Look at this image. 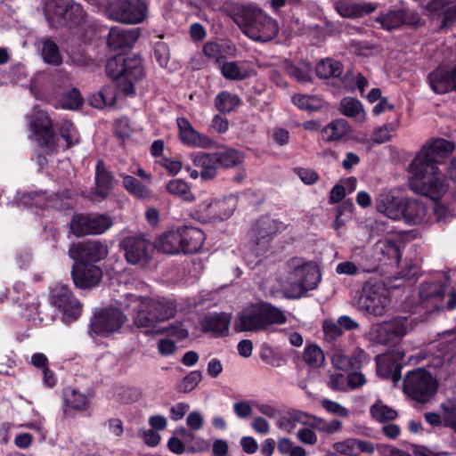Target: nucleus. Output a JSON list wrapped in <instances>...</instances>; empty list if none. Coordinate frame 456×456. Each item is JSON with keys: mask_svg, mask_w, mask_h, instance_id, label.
<instances>
[{"mask_svg": "<svg viewBox=\"0 0 456 456\" xmlns=\"http://www.w3.org/2000/svg\"><path fill=\"white\" fill-rule=\"evenodd\" d=\"M117 399L122 403H132L141 398V391L135 387H123L117 391Z\"/></svg>", "mask_w": 456, "mask_h": 456, "instance_id": "obj_54", "label": "nucleus"}, {"mask_svg": "<svg viewBox=\"0 0 456 456\" xmlns=\"http://www.w3.org/2000/svg\"><path fill=\"white\" fill-rule=\"evenodd\" d=\"M303 359L310 368L317 369L324 363L325 356L321 347L313 344L305 348Z\"/></svg>", "mask_w": 456, "mask_h": 456, "instance_id": "obj_46", "label": "nucleus"}, {"mask_svg": "<svg viewBox=\"0 0 456 456\" xmlns=\"http://www.w3.org/2000/svg\"><path fill=\"white\" fill-rule=\"evenodd\" d=\"M71 276L77 288L90 289L100 282L102 272L100 267L93 264L75 261Z\"/></svg>", "mask_w": 456, "mask_h": 456, "instance_id": "obj_18", "label": "nucleus"}, {"mask_svg": "<svg viewBox=\"0 0 456 456\" xmlns=\"http://www.w3.org/2000/svg\"><path fill=\"white\" fill-rule=\"evenodd\" d=\"M274 233V226L272 220L266 218L258 221L254 229L255 242L253 249L256 257L264 255L267 249L269 243L272 240V235Z\"/></svg>", "mask_w": 456, "mask_h": 456, "instance_id": "obj_26", "label": "nucleus"}, {"mask_svg": "<svg viewBox=\"0 0 456 456\" xmlns=\"http://www.w3.org/2000/svg\"><path fill=\"white\" fill-rule=\"evenodd\" d=\"M156 248L163 253L170 255L182 252L179 229L162 234L157 241Z\"/></svg>", "mask_w": 456, "mask_h": 456, "instance_id": "obj_33", "label": "nucleus"}, {"mask_svg": "<svg viewBox=\"0 0 456 456\" xmlns=\"http://www.w3.org/2000/svg\"><path fill=\"white\" fill-rule=\"evenodd\" d=\"M234 21L245 36L256 42L270 41L278 33L276 20L253 4L242 6Z\"/></svg>", "mask_w": 456, "mask_h": 456, "instance_id": "obj_5", "label": "nucleus"}, {"mask_svg": "<svg viewBox=\"0 0 456 456\" xmlns=\"http://www.w3.org/2000/svg\"><path fill=\"white\" fill-rule=\"evenodd\" d=\"M339 110L342 115L354 118L362 123L366 119V112L361 102L353 97H345L340 101Z\"/></svg>", "mask_w": 456, "mask_h": 456, "instance_id": "obj_34", "label": "nucleus"}, {"mask_svg": "<svg viewBox=\"0 0 456 456\" xmlns=\"http://www.w3.org/2000/svg\"><path fill=\"white\" fill-rule=\"evenodd\" d=\"M321 405L329 413L341 417V418H346L349 416V413H350L348 409L342 406L340 403H338L335 401H331L330 399H322L321 401Z\"/></svg>", "mask_w": 456, "mask_h": 456, "instance_id": "obj_59", "label": "nucleus"}, {"mask_svg": "<svg viewBox=\"0 0 456 456\" xmlns=\"http://www.w3.org/2000/svg\"><path fill=\"white\" fill-rule=\"evenodd\" d=\"M448 286V276L444 273H437L420 285L419 294L423 300L442 299Z\"/></svg>", "mask_w": 456, "mask_h": 456, "instance_id": "obj_23", "label": "nucleus"}, {"mask_svg": "<svg viewBox=\"0 0 456 456\" xmlns=\"http://www.w3.org/2000/svg\"><path fill=\"white\" fill-rule=\"evenodd\" d=\"M125 257L131 265L144 266L154 252L153 244L141 235L126 236L119 242Z\"/></svg>", "mask_w": 456, "mask_h": 456, "instance_id": "obj_10", "label": "nucleus"}, {"mask_svg": "<svg viewBox=\"0 0 456 456\" xmlns=\"http://www.w3.org/2000/svg\"><path fill=\"white\" fill-rule=\"evenodd\" d=\"M43 60L48 64L59 66L62 62L58 45L52 40L43 42L42 52Z\"/></svg>", "mask_w": 456, "mask_h": 456, "instance_id": "obj_47", "label": "nucleus"}, {"mask_svg": "<svg viewBox=\"0 0 456 456\" xmlns=\"http://www.w3.org/2000/svg\"><path fill=\"white\" fill-rule=\"evenodd\" d=\"M120 70L121 80L126 81L119 85L120 90L126 95H132L134 93V84L144 77L142 59L136 54L122 57Z\"/></svg>", "mask_w": 456, "mask_h": 456, "instance_id": "obj_16", "label": "nucleus"}, {"mask_svg": "<svg viewBox=\"0 0 456 456\" xmlns=\"http://www.w3.org/2000/svg\"><path fill=\"white\" fill-rule=\"evenodd\" d=\"M293 103L302 110L315 111L324 107L325 102L317 95L295 94Z\"/></svg>", "mask_w": 456, "mask_h": 456, "instance_id": "obj_42", "label": "nucleus"}, {"mask_svg": "<svg viewBox=\"0 0 456 456\" xmlns=\"http://www.w3.org/2000/svg\"><path fill=\"white\" fill-rule=\"evenodd\" d=\"M440 198L436 200L432 199L435 201L434 206L432 208L434 215V219L432 218V220L433 222L436 221L446 223L451 218V215L447 208L437 201Z\"/></svg>", "mask_w": 456, "mask_h": 456, "instance_id": "obj_64", "label": "nucleus"}, {"mask_svg": "<svg viewBox=\"0 0 456 456\" xmlns=\"http://www.w3.org/2000/svg\"><path fill=\"white\" fill-rule=\"evenodd\" d=\"M231 317L224 313L215 314L204 320L203 328L205 330L213 332L215 336L224 335L229 329Z\"/></svg>", "mask_w": 456, "mask_h": 456, "instance_id": "obj_35", "label": "nucleus"}, {"mask_svg": "<svg viewBox=\"0 0 456 456\" xmlns=\"http://www.w3.org/2000/svg\"><path fill=\"white\" fill-rule=\"evenodd\" d=\"M285 267L289 297L297 298L304 296L305 292L316 289L322 280L320 268L313 260L295 256L286 262Z\"/></svg>", "mask_w": 456, "mask_h": 456, "instance_id": "obj_3", "label": "nucleus"}, {"mask_svg": "<svg viewBox=\"0 0 456 456\" xmlns=\"http://www.w3.org/2000/svg\"><path fill=\"white\" fill-rule=\"evenodd\" d=\"M373 419L379 422L393 420L397 417V412L393 408L378 400L370 409Z\"/></svg>", "mask_w": 456, "mask_h": 456, "instance_id": "obj_48", "label": "nucleus"}, {"mask_svg": "<svg viewBox=\"0 0 456 456\" xmlns=\"http://www.w3.org/2000/svg\"><path fill=\"white\" fill-rule=\"evenodd\" d=\"M241 103L240 98L228 91L219 93L215 99L216 108L222 113H229Z\"/></svg>", "mask_w": 456, "mask_h": 456, "instance_id": "obj_41", "label": "nucleus"}, {"mask_svg": "<svg viewBox=\"0 0 456 456\" xmlns=\"http://www.w3.org/2000/svg\"><path fill=\"white\" fill-rule=\"evenodd\" d=\"M444 416V426L456 434V397L447 398L440 405Z\"/></svg>", "mask_w": 456, "mask_h": 456, "instance_id": "obj_44", "label": "nucleus"}, {"mask_svg": "<svg viewBox=\"0 0 456 456\" xmlns=\"http://www.w3.org/2000/svg\"><path fill=\"white\" fill-rule=\"evenodd\" d=\"M455 150L452 141L436 138L425 144L413 159L410 180L411 189L430 199H438L447 191V184L438 166Z\"/></svg>", "mask_w": 456, "mask_h": 456, "instance_id": "obj_1", "label": "nucleus"}, {"mask_svg": "<svg viewBox=\"0 0 456 456\" xmlns=\"http://www.w3.org/2000/svg\"><path fill=\"white\" fill-rule=\"evenodd\" d=\"M126 321V316L118 308H106L96 314L91 321V331L107 337L118 331Z\"/></svg>", "mask_w": 456, "mask_h": 456, "instance_id": "obj_13", "label": "nucleus"}, {"mask_svg": "<svg viewBox=\"0 0 456 456\" xmlns=\"http://www.w3.org/2000/svg\"><path fill=\"white\" fill-rule=\"evenodd\" d=\"M408 322L405 317H397L389 322L372 325L370 338L381 345L395 343L407 333Z\"/></svg>", "mask_w": 456, "mask_h": 456, "instance_id": "obj_14", "label": "nucleus"}, {"mask_svg": "<svg viewBox=\"0 0 456 456\" xmlns=\"http://www.w3.org/2000/svg\"><path fill=\"white\" fill-rule=\"evenodd\" d=\"M122 65V56L115 57L108 61L106 64V72L108 76L113 79H120L122 77V71L120 70Z\"/></svg>", "mask_w": 456, "mask_h": 456, "instance_id": "obj_63", "label": "nucleus"}, {"mask_svg": "<svg viewBox=\"0 0 456 456\" xmlns=\"http://www.w3.org/2000/svg\"><path fill=\"white\" fill-rule=\"evenodd\" d=\"M50 303L62 313L65 322L77 320L82 311V305L66 285L57 284L51 289Z\"/></svg>", "mask_w": 456, "mask_h": 456, "instance_id": "obj_11", "label": "nucleus"}, {"mask_svg": "<svg viewBox=\"0 0 456 456\" xmlns=\"http://www.w3.org/2000/svg\"><path fill=\"white\" fill-rule=\"evenodd\" d=\"M112 189V175L106 169L102 160L99 159L96 164L95 187L90 194L92 200L100 201L108 197Z\"/></svg>", "mask_w": 456, "mask_h": 456, "instance_id": "obj_25", "label": "nucleus"}, {"mask_svg": "<svg viewBox=\"0 0 456 456\" xmlns=\"http://www.w3.org/2000/svg\"><path fill=\"white\" fill-rule=\"evenodd\" d=\"M428 82L436 94H445L453 90V78L451 74V70H448L443 67L436 69L434 71L428 74Z\"/></svg>", "mask_w": 456, "mask_h": 456, "instance_id": "obj_28", "label": "nucleus"}, {"mask_svg": "<svg viewBox=\"0 0 456 456\" xmlns=\"http://www.w3.org/2000/svg\"><path fill=\"white\" fill-rule=\"evenodd\" d=\"M181 236L182 252L194 254L200 250L206 240L204 232L196 227L184 226L179 228Z\"/></svg>", "mask_w": 456, "mask_h": 456, "instance_id": "obj_27", "label": "nucleus"}, {"mask_svg": "<svg viewBox=\"0 0 456 456\" xmlns=\"http://www.w3.org/2000/svg\"><path fill=\"white\" fill-rule=\"evenodd\" d=\"M138 38L137 28H123L115 26L110 29L107 44L113 50H121L132 46Z\"/></svg>", "mask_w": 456, "mask_h": 456, "instance_id": "obj_24", "label": "nucleus"}, {"mask_svg": "<svg viewBox=\"0 0 456 456\" xmlns=\"http://www.w3.org/2000/svg\"><path fill=\"white\" fill-rule=\"evenodd\" d=\"M202 379V373L200 370L191 371L183 378L178 387V390L183 393L192 391Z\"/></svg>", "mask_w": 456, "mask_h": 456, "instance_id": "obj_53", "label": "nucleus"}, {"mask_svg": "<svg viewBox=\"0 0 456 456\" xmlns=\"http://www.w3.org/2000/svg\"><path fill=\"white\" fill-rule=\"evenodd\" d=\"M222 76L232 81H240L254 74L253 69L248 67L246 61H226L220 67Z\"/></svg>", "mask_w": 456, "mask_h": 456, "instance_id": "obj_29", "label": "nucleus"}, {"mask_svg": "<svg viewBox=\"0 0 456 456\" xmlns=\"http://www.w3.org/2000/svg\"><path fill=\"white\" fill-rule=\"evenodd\" d=\"M176 123L179 139L183 144L201 149H208L213 145L212 139L208 135L198 132L187 118H178Z\"/></svg>", "mask_w": 456, "mask_h": 456, "instance_id": "obj_19", "label": "nucleus"}, {"mask_svg": "<svg viewBox=\"0 0 456 456\" xmlns=\"http://www.w3.org/2000/svg\"><path fill=\"white\" fill-rule=\"evenodd\" d=\"M119 304L125 308H131L134 325L138 329H144L146 334L167 332L180 339L188 337V331L182 324L170 325L166 329L159 328V323L175 316L177 304L174 299L165 297H150L126 294L125 299Z\"/></svg>", "mask_w": 456, "mask_h": 456, "instance_id": "obj_2", "label": "nucleus"}, {"mask_svg": "<svg viewBox=\"0 0 456 456\" xmlns=\"http://www.w3.org/2000/svg\"><path fill=\"white\" fill-rule=\"evenodd\" d=\"M286 322L287 317L281 309L269 303L259 302L242 309L237 316L234 329L237 331L258 332Z\"/></svg>", "mask_w": 456, "mask_h": 456, "instance_id": "obj_4", "label": "nucleus"}, {"mask_svg": "<svg viewBox=\"0 0 456 456\" xmlns=\"http://www.w3.org/2000/svg\"><path fill=\"white\" fill-rule=\"evenodd\" d=\"M224 45L216 42H208L203 46L204 55L212 60L219 61L223 58Z\"/></svg>", "mask_w": 456, "mask_h": 456, "instance_id": "obj_62", "label": "nucleus"}, {"mask_svg": "<svg viewBox=\"0 0 456 456\" xmlns=\"http://www.w3.org/2000/svg\"><path fill=\"white\" fill-rule=\"evenodd\" d=\"M70 193L68 191H62L61 194L57 193L46 196L45 192H28L20 196L19 200L24 207L36 206L41 208H61L63 205L61 199L69 198Z\"/></svg>", "mask_w": 456, "mask_h": 456, "instance_id": "obj_21", "label": "nucleus"}, {"mask_svg": "<svg viewBox=\"0 0 456 456\" xmlns=\"http://www.w3.org/2000/svg\"><path fill=\"white\" fill-rule=\"evenodd\" d=\"M193 165L200 168V177L204 181L212 180L216 176L217 166L211 153H198L191 156Z\"/></svg>", "mask_w": 456, "mask_h": 456, "instance_id": "obj_31", "label": "nucleus"}, {"mask_svg": "<svg viewBox=\"0 0 456 456\" xmlns=\"http://www.w3.org/2000/svg\"><path fill=\"white\" fill-rule=\"evenodd\" d=\"M72 232L76 236L91 234V222L89 216H74L70 224Z\"/></svg>", "mask_w": 456, "mask_h": 456, "instance_id": "obj_51", "label": "nucleus"}, {"mask_svg": "<svg viewBox=\"0 0 456 456\" xmlns=\"http://www.w3.org/2000/svg\"><path fill=\"white\" fill-rule=\"evenodd\" d=\"M91 234H101L109 230L112 224L113 220L106 215H91Z\"/></svg>", "mask_w": 456, "mask_h": 456, "instance_id": "obj_50", "label": "nucleus"}, {"mask_svg": "<svg viewBox=\"0 0 456 456\" xmlns=\"http://www.w3.org/2000/svg\"><path fill=\"white\" fill-rule=\"evenodd\" d=\"M315 72L322 79L338 77L343 73V65L338 61L327 58L316 64Z\"/></svg>", "mask_w": 456, "mask_h": 456, "instance_id": "obj_37", "label": "nucleus"}, {"mask_svg": "<svg viewBox=\"0 0 456 456\" xmlns=\"http://www.w3.org/2000/svg\"><path fill=\"white\" fill-rule=\"evenodd\" d=\"M59 133L65 141L67 148H69L79 142V134L77 128L69 120H62L59 125Z\"/></svg>", "mask_w": 456, "mask_h": 456, "instance_id": "obj_49", "label": "nucleus"}, {"mask_svg": "<svg viewBox=\"0 0 456 456\" xmlns=\"http://www.w3.org/2000/svg\"><path fill=\"white\" fill-rule=\"evenodd\" d=\"M390 304L389 291L381 282L367 283L360 297V307L370 314L381 316Z\"/></svg>", "mask_w": 456, "mask_h": 456, "instance_id": "obj_9", "label": "nucleus"}, {"mask_svg": "<svg viewBox=\"0 0 456 456\" xmlns=\"http://www.w3.org/2000/svg\"><path fill=\"white\" fill-rule=\"evenodd\" d=\"M350 132V125L344 118L331 121L322 129L323 139L329 142L338 141Z\"/></svg>", "mask_w": 456, "mask_h": 456, "instance_id": "obj_36", "label": "nucleus"}, {"mask_svg": "<svg viewBox=\"0 0 456 456\" xmlns=\"http://www.w3.org/2000/svg\"><path fill=\"white\" fill-rule=\"evenodd\" d=\"M375 249L382 254H387L389 258L399 262L400 251L396 244L391 240H380L375 245Z\"/></svg>", "mask_w": 456, "mask_h": 456, "instance_id": "obj_57", "label": "nucleus"}, {"mask_svg": "<svg viewBox=\"0 0 456 456\" xmlns=\"http://www.w3.org/2000/svg\"><path fill=\"white\" fill-rule=\"evenodd\" d=\"M355 438H348L333 444V449L342 455L352 456L355 452Z\"/></svg>", "mask_w": 456, "mask_h": 456, "instance_id": "obj_61", "label": "nucleus"}, {"mask_svg": "<svg viewBox=\"0 0 456 456\" xmlns=\"http://www.w3.org/2000/svg\"><path fill=\"white\" fill-rule=\"evenodd\" d=\"M403 211L402 219L406 224L417 225L433 222L427 205L420 200L405 199Z\"/></svg>", "mask_w": 456, "mask_h": 456, "instance_id": "obj_22", "label": "nucleus"}, {"mask_svg": "<svg viewBox=\"0 0 456 456\" xmlns=\"http://www.w3.org/2000/svg\"><path fill=\"white\" fill-rule=\"evenodd\" d=\"M45 14L53 28L78 25L86 17L81 4L71 0H48Z\"/></svg>", "mask_w": 456, "mask_h": 456, "instance_id": "obj_6", "label": "nucleus"}, {"mask_svg": "<svg viewBox=\"0 0 456 456\" xmlns=\"http://www.w3.org/2000/svg\"><path fill=\"white\" fill-rule=\"evenodd\" d=\"M405 199L395 196L391 191H383L375 200L376 209L392 220H401Z\"/></svg>", "mask_w": 456, "mask_h": 456, "instance_id": "obj_20", "label": "nucleus"}, {"mask_svg": "<svg viewBox=\"0 0 456 456\" xmlns=\"http://www.w3.org/2000/svg\"><path fill=\"white\" fill-rule=\"evenodd\" d=\"M82 102L83 100L79 91L73 88L63 94L61 104L65 109L76 110L81 106Z\"/></svg>", "mask_w": 456, "mask_h": 456, "instance_id": "obj_55", "label": "nucleus"}, {"mask_svg": "<svg viewBox=\"0 0 456 456\" xmlns=\"http://www.w3.org/2000/svg\"><path fill=\"white\" fill-rule=\"evenodd\" d=\"M376 20L387 30H393L405 23V12L403 10H392L379 16Z\"/></svg>", "mask_w": 456, "mask_h": 456, "instance_id": "obj_40", "label": "nucleus"}, {"mask_svg": "<svg viewBox=\"0 0 456 456\" xmlns=\"http://www.w3.org/2000/svg\"><path fill=\"white\" fill-rule=\"evenodd\" d=\"M29 126L35 141L41 147L52 150L56 146L53 123L45 111L35 108L34 113L30 116Z\"/></svg>", "mask_w": 456, "mask_h": 456, "instance_id": "obj_15", "label": "nucleus"}, {"mask_svg": "<svg viewBox=\"0 0 456 456\" xmlns=\"http://www.w3.org/2000/svg\"><path fill=\"white\" fill-rule=\"evenodd\" d=\"M322 330L324 334V339L329 342H334L338 338H339L343 331L339 327L338 322L334 321H325L322 324Z\"/></svg>", "mask_w": 456, "mask_h": 456, "instance_id": "obj_58", "label": "nucleus"}, {"mask_svg": "<svg viewBox=\"0 0 456 456\" xmlns=\"http://www.w3.org/2000/svg\"><path fill=\"white\" fill-rule=\"evenodd\" d=\"M153 56L160 67L166 68L170 59L167 45L161 41L157 42L154 45Z\"/></svg>", "mask_w": 456, "mask_h": 456, "instance_id": "obj_56", "label": "nucleus"}, {"mask_svg": "<svg viewBox=\"0 0 456 456\" xmlns=\"http://www.w3.org/2000/svg\"><path fill=\"white\" fill-rule=\"evenodd\" d=\"M123 185L134 197L139 200H149L152 197L151 189L141 183L136 178L129 175H121Z\"/></svg>", "mask_w": 456, "mask_h": 456, "instance_id": "obj_39", "label": "nucleus"}, {"mask_svg": "<svg viewBox=\"0 0 456 456\" xmlns=\"http://www.w3.org/2000/svg\"><path fill=\"white\" fill-rule=\"evenodd\" d=\"M377 9L374 3L340 2L338 5L339 14L346 18H359L373 12Z\"/></svg>", "mask_w": 456, "mask_h": 456, "instance_id": "obj_30", "label": "nucleus"}, {"mask_svg": "<svg viewBox=\"0 0 456 456\" xmlns=\"http://www.w3.org/2000/svg\"><path fill=\"white\" fill-rule=\"evenodd\" d=\"M393 130L394 126L392 124H387L375 128L371 135L372 142L377 144L387 142L391 137L390 134Z\"/></svg>", "mask_w": 456, "mask_h": 456, "instance_id": "obj_60", "label": "nucleus"}, {"mask_svg": "<svg viewBox=\"0 0 456 456\" xmlns=\"http://www.w3.org/2000/svg\"><path fill=\"white\" fill-rule=\"evenodd\" d=\"M217 167L232 168L240 165L244 161L243 154L234 149L224 148L223 150L212 152Z\"/></svg>", "mask_w": 456, "mask_h": 456, "instance_id": "obj_32", "label": "nucleus"}, {"mask_svg": "<svg viewBox=\"0 0 456 456\" xmlns=\"http://www.w3.org/2000/svg\"><path fill=\"white\" fill-rule=\"evenodd\" d=\"M167 191L175 196L182 198L183 200L191 202L195 200L189 185L181 179H174L167 183Z\"/></svg>", "mask_w": 456, "mask_h": 456, "instance_id": "obj_45", "label": "nucleus"}, {"mask_svg": "<svg viewBox=\"0 0 456 456\" xmlns=\"http://www.w3.org/2000/svg\"><path fill=\"white\" fill-rule=\"evenodd\" d=\"M343 83L350 90L355 88L360 89L362 92L368 86L367 79L359 72H348L343 77Z\"/></svg>", "mask_w": 456, "mask_h": 456, "instance_id": "obj_52", "label": "nucleus"}, {"mask_svg": "<svg viewBox=\"0 0 456 456\" xmlns=\"http://www.w3.org/2000/svg\"><path fill=\"white\" fill-rule=\"evenodd\" d=\"M237 207V200L232 196L219 200H205L198 206L199 218L202 222H216L228 219Z\"/></svg>", "mask_w": 456, "mask_h": 456, "instance_id": "obj_12", "label": "nucleus"}, {"mask_svg": "<svg viewBox=\"0 0 456 456\" xmlns=\"http://www.w3.org/2000/svg\"><path fill=\"white\" fill-rule=\"evenodd\" d=\"M68 254L70 258L77 262H98L108 255V248L105 245L97 240H87L73 244Z\"/></svg>", "mask_w": 456, "mask_h": 456, "instance_id": "obj_17", "label": "nucleus"}, {"mask_svg": "<svg viewBox=\"0 0 456 456\" xmlns=\"http://www.w3.org/2000/svg\"><path fill=\"white\" fill-rule=\"evenodd\" d=\"M437 380L424 369H416L407 373L403 380V391L419 403H428L436 394Z\"/></svg>", "mask_w": 456, "mask_h": 456, "instance_id": "obj_7", "label": "nucleus"}, {"mask_svg": "<svg viewBox=\"0 0 456 456\" xmlns=\"http://www.w3.org/2000/svg\"><path fill=\"white\" fill-rule=\"evenodd\" d=\"M63 400L66 407L77 411H86L90 404L85 394L69 387L64 390Z\"/></svg>", "mask_w": 456, "mask_h": 456, "instance_id": "obj_38", "label": "nucleus"}, {"mask_svg": "<svg viewBox=\"0 0 456 456\" xmlns=\"http://www.w3.org/2000/svg\"><path fill=\"white\" fill-rule=\"evenodd\" d=\"M115 102L116 90L112 86L102 87L96 94L93 95L91 99V104L98 109L113 106Z\"/></svg>", "mask_w": 456, "mask_h": 456, "instance_id": "obj_43", "label": "nucleus"}, {"mask_svg": "<svg viewBox=\"0 0 456 456\" xmlns=\"http://www.w3.org/2000/svg\"><path fill=\"white\" fill-rule=\"evenodd\" d=\"M106 16L124 24H138L147 16V6L142 0H112L105 9Z\"/></svg>", "mask_w": 456, "mask_h": 456, "instance_id": "obj_8", "label": "nucleus"}]
</instances>
